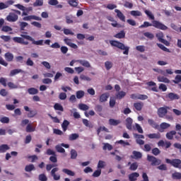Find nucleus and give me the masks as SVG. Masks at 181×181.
<instances>
[{
  "label": "nucleus",
  "instance_id": "obj_14",
  "mask_svg": "<svg viewBox=\"0 0 181 181\" xmlns=\"http://www.w3.org/2000/svg\"><path fill=\"white\" fill-rule=\"evenodd\" d=\"M108 98H110V93H103L99 97V101H100V103H106V101H108Z\"/></svg>",
  "mask_w": 181,
  "mask_h": 181
},
{
  "label": "nucleus",
  "instance_id": "obj_48",
  "mask_svg": "<svg viewBox=\"0 0 181 181\" xmlns=\"http://www.w3.org/2000/svg\"><path fill=\"white\" fill-rule=\"evenodd\" d=\"M130 15L132 16H142V13L139 11H132Z\"/></svg>",
  "mask_w": 181,
  "mask_h": 181
},
{
  "label": "nucleus",
  "instance_id": "obj_19",
  "mask_svg": "<svg viewBox=\"0 0 181 181\" xmlns=\"http://www.w3.org/2000/svg\"><path fill=\"white\" fill-rule=\"evenodd\" d=\"M138 177H139V173H132L129 175V181H136Z\"/></svg>",
  "mask_w": 181,
  "mask_h": 181
},
{
  "label": "nucleus",
  "instance_id": "obj_49",
  "mask_svg": "<svg viewBox=\"0 0 181 181\" xmlns=\"http://www.w3.org/2000/svg\"><path fill=\"white\" fill-rule=\"evenodd\" d=\"M116 144H119L120 145H122V146H129V142L125 141L124 140H119L116 141Z\"/></svg>",
  "mask_w": 181,
  "mask_h": 181
},
{
  "label": "nucleus",
  "instance_id": "obj_44",
  "mask_svg": "<svg viewBox=\"0 0 181 181\" xmlns=\"http://www.w3.org/2000/svg\"><path fill=\"white\" fill-rule=\"evenodd\" d=\"M103 151H112V146L108 143H105L103 144Z\"/></svg>",
  "mask_w": 181,
  "mask_h": 181
},
{
  "label": "nucleus",
  "instance_id": "obj_47",
  "mask_svg": "<svg viewBox=\"0 0 181 181\" xmlns=\"http://www.w3.org/2000/svg\"><path fill=\"white\" fill-rule=\"evenodd\" d=\"M112 62L110 61H107L105 62V67L106 70H111V69H112Z\"/></svg>",
  "mask_w": 181,
  "mask_h": 181
},
{
  "label": "nucleus",
  "instance_id": "obj_16",
  "mask_svg": "<svg viewBox=\"0 0 181 181\" xmlns=\"http://www.w3.org/2000/svg\"><path fill=\"white\" fill-rule=\"evenodd\" d=\"M134 122V120L131 117H127L126 119V127L129 131L132 130V123Z\"/></svg>",
  "mask_w": 181,
  "mask_h": 181
},
{
  "label": "nucleus",
  "instance_id": "obj_32",
  "mask_svg": "<svg viewBox=\"0 0 181 181\" xmlns=\"http://www.w3.org/2000/svg\"><path fill=\"white\" fill-rule=\"evenodd\" d=\"M6 151H9V146L7 144H2L0 146V153H5Z\"/></svg>",
  "mask_w": 181,
  "mask_h": 181
},
{
  "label": "nucleus",
  "instance_id": "obj_30",
  "mask_svg": "<svg viewBox=\"0 0 181 181\" xmlns=\"http://www.w3.org/2000/svg\"><path fill=\"white\" fill-rule=\"evenodd\" d=\"M70 125V122L69 120L64 119L63 123L62 124V128L64 131V132H66L67 131V128Z\"/></svg>",
  "mask_w": 181,
  "mask_h": 181
},
{
  "label": "nucleus",
  "instance_id": "obj_23",
  "mask_svg": "<svg viewBox=\"0 0 181 181\" xmlns=\"http://www.w3.org/2000/svg\"><path fill=\"white\" fill-rule=\"evenodd\" d=\"M77 62L78 63L81 64V66H83V67H87L88 69L91 67V64H90V62H88V61L78 59Z\"/></svg>",
  "mask_w": 181,
  "mask_h": 181
},
{
  "label": "nucleus",
  "instance_id": "obj_40",
  "mask_svg": "<svg viewBox=\"0 0 181 181\" xmlns=\"http://www.w3.org/2000/svg\"><path fill=\"white\" fill-rule=\"evenodd\" d=\"M62 146V144H58L55 146V149L57 152H59V153H64V152H66V150H64V148Z\"/></svg>",
  "mask_w": 181,
  "mask_h": 181
},
{
  "label": "nucleus",
  "instance_id": "obj_56",
  "mask_svg": "<svg viewBox=\"0 0 181 181\" xmlns=\"http://www.w3.org/2000/svg\"><path fill=\"white\" fill-rule=\"evenodd\" d=\"M77 158V151L74 149L71 151V159H76Z\"/></svg>",
  "mask_w": 181,
  "mask_h": 181
},
{
  "label": "nucleus",
  "instance_id": "obj_57",
  "mask_svg": "<svg viewBox=\"0 0 181 181\" xmlns=\"http://www.w3.org/2000/svg\"><path fill=\"white\" fill-rule=\"evenodd\" d=\"M49 160L52 163H57V155L55 154L49 157Z\"/></svg>",
  "mask_w": 181,
  "mask_h": 181
},
{
  "label": "nucleus",
  "instance_id": "obj_39",
  "mask_svg": "<svg viewBox=\"0 0 181 181\" xmlns=\"http://www.w3.org/2000/svg\"><path fill=\"white\" fill-rule=\"evenodd\" d=\"M54 108L56 111H62V112L64 111V108H63V106L59 103H55L54 105Z\"/></svg>",
  "mask_w": 181,
  "mask_h": 181
},
{
  "label": "nucleus",
  "instance_id": "obj_38",
  "mask_svg": "<svg viewBox=\"0 0 181 181\" xmlns=\"http://www.w3.org/2000/svg\"><path fill=\"white\" fill-rule=\"evenodd\" d=\"M115 37H116V39H124V37H125V31L121 30L115 35Z\"/></svg>",
  "mask_w": 181,
  "mask_h": 181
},
{
  "label": "nucleus",
  "instance_id": "obj_45",
  "mask_svg": "<svg viewBox=\"0 0 181 181\" xmlns=\"http://www.w3.org/2000/svg\"><path fill=\"white\" fill-rule=\"evenodd\" d=\"M80 136L78 135V134H71L69 135V139L70 141H76V139H78V138Z\"/></svg>",
  "mask_w": 181,
  "mask_h": 181
},
{
  "label": "nucleus",
  "instance_id": "obj_42",
  "mask_svg": "<svg viewBox=\"0 0 181 181\" xmlns=\"http://www.w3.org/2000/svg\"><path fill=\"white\" fill-rule=\"evenodd\" d=\"M157 46H158V47L161 49V50H163V52H167V53H170V49H168L166 47H165V45H163L162 44L157 43Z\"/></svg>",
  "mask_w": 181,
  "mask_h": 181
},
{
  "label": "nucleus",
  "instance_id": "obj_63",
  "mask_svg": "<svg viewBox=\"0 0 181 181\" xmlns=\"http://www.w3.org/2000/svg\"><path fill=\"white\" fill-rule=\"evenodd\" d=\"M39 180L40 181H47V177L45 174H40L38 177Z\"/></svg>",
  "mask_w": 181,
  "mask_h": 181
},
{
  "label": "nucleus",
  "instance_id": "obj_17",
  "mask_svg": "<svg viewBox=\"0 0 181 181\" xmlns=\"http://www.w3.org/2000/svg\"><path fill=\"white\" fill-rule=\"evenodd\" d=\"M115 12L117 13V18L120 21H122V22H125V16L124 15V13H122V12H121V11L115 9Z\"/></svg>",
  "mask_w": 181,
  "mask_h": 181
},
{
  "label": "nucleus",
  "instance_id": "obj_5",
  "mask_svg": "<svg viewBox=\"0 0 181 181\" xmlns=\"http://www.w3.org/2000/svg\"><path fill=\"white\" fill-rule=\"evenodd\" d=\"M168 110H170L168 106L159 107L157 110V115H158L159 118H165L168 114Z\"/></svg>",
  "mask_w": 181,
  "mask_h": 181
},
{
  "label": "nucleus",
  "instance_id": "obj_6",
  "mask_svg": "<svg viewBox=\"0 0 181 181\" xmlns=\"http://www.w3.org/2000/svg\"><path fill=\"white\" fill-rule=\"evenodd\" d=\"M21 37L26 39L27 40H30V42H32L33 45H36L37 46H43V40L35 41L33 37L26 35H21Z\"/></svg>",
  "mask_w": 181,
  "mask_h": 181
},
{
  "label": "nucleus",
  "instance_id": "obj_24",
  "mask_svg": "<svg viewBox=\"0 0 181 181\" xmlns=\"http://www.w3.org/2000/svg\"><path fill=\"white\" fill-rule=\"evenodd\" d=\"M4 57L5 59L6 60V62H13V54L11 53V52H6L4 54Z\"/></svg>",
  "mask_w": 181,
  "mask_h": 181
},
{
  "label": "nucleus",
  "instance_id": "obj_58",
  "mask_svg": "<svg viewBox=\"0 0 181 181\" xmlns=\"http://www.w3.org/2000/svg\"><path fill=\"white\" fill-rule=\"evenodd\" d=\"M136 49L141 53H144L145 52V46L144 45H138L136 47Z\"/></svg>",
  "mask_w": 181,
  "mask_h": 181
},
{
  "label": "nucleus",
  "instance_id": "obj_60",
  "mask_svg": "<svg viewBox=\"0 0 181 181\" xmlns=\"http://www.w3.org/2000/svg\"><path fill=\"white\" fill-rule=\"evenodd\" d=\"M152 153L155 156H158V155H159L160 153V150H159V148H154L152 149Z\"/></svg>",
  "mask_w": 181,
  "mask_h": 181
},
{
  "label": "nucleus",
  "instance_id": "obj_62",
  "mask_svg": "<svg viewBox=\"0 0 181 181\" xmlns=\"http://www.w3.org/2000/svg\"><path fill=\"white\" fill-rule=\"evenodd\" d=\"M0 38L4 42H9V40H11V36L9 35H1Z\"/></svg>",
  "mask_w": 181,
  "mask_h": 181
},
{
  "label": "nucleus",
  "instance_id": "obj_7",
  "mask_svg": "<svg viewBox=\"0 0 181 181\" xmlns=\"http://www.w3.org/2000/svg\"><path fill=\"white\" fill-rule=\"evenodd\" d=\"M156 36L158 40L160 42V43H163V45H165V46H169V45H170V43H169L168 40L163 39V37H165L163 33L159 32L156 35Z\"/></svg>",
  "mask_w": 181,
  "mask_h": 181
},
{
  "label": "nucleus",
  "instance_id": "obj_36",
  "mask_svg": "<svg viewBox=\"0 0 181 181\" xmlns=\"http://www.w3.org/2000/svg\"><path fill=\"white\" fill-rule=\"evenodd\" d=\"M144 13L148 16V18H149V19H151V21H155V16H153L152 11L149 10H145Z\"/></svg>",
  "mask_w": 181,
  "mask_h": 181
},
{
  "label": "nucleus",
  "instance_id": "obj_34",
  "mask_svg": "<svg viewBox=\"0 0 181 181\" xmlns=\"http://www.w3.org/2000/svg\"><path fill=\"white\" fill-rule=\"evenodd\" d=\"M109 124H110V125H113L114 127H117V125H119V124H121V121L114 119H110Z\"/></svg>",
  "mask_w": 181,
  "mask_h": 181
},
{
  "label": "nucleus",
  "instance_id": "obj_37",
  "mask_svg": "<svg viewBox=\"0 0 181 181\" xmlns=\"http://www.w3.org/2000/svg\"><path fill=\"white\" fill-rule=\"evenodd\" d=\"M172 179L175 180H180L181 179V173L175 172L172 174Z\"/></svg>",
  "mask_w": 181,
  "mask_h": 181
},
{
  "label": "nucleus",
  "instance_id": "obj_9",
  "mask_svg": "<svg viewBox=\"0 0 181 181\" xmlns=\"http://www.w3.org/2000/svg\"><path fill=\"white\" fill-rule=\"evenodd\" d=\"M18 18L19 17L16 13H9V14L6 17V21H8V22H16Z\"/></svg>",
  "mask_w": 181,
  "mask_h": 181
},
{
  "label": "nucleus",
  "instance_id": "obj_46",
  "mask_svg": "<svg viewBox=\"0 0 181 181\" xmlns=\"http://www.w3.org/2000/svg\"><path fill=\"white\" fill-rule=\"evenodd\" d=\"M144 36H145V37H147V39H150V40H152L153 37H155V35H153V33L149 32L144 33Z\"/></svg>",
  "mask_w": 181,
  "mask_h": 181
},
{
  "label": "nucleus",
  "instance_id": "obj_43",
  "mask_svg": "<svg viewBox=\"0 0 181 181\" xmlns=\"http://www.w3.org/2000/svg\"><path fill=\"white\" fill-rule=\"evenodd\" d=\"M78 108L79 110H81L82 111H87L90 108L88 105L84 104V103H81L78 105Z\"/></svg>",
  "mask_w": 181,
  "mask_h": 181
},
{
  "label": "nucleus",
  "instance_id": "obj_33",
  "mask_svg": "<svg viewBox=\"0 0 181 181\" xmlns=\"http://www.w3.org/2000/svg\"><path fill=\"white\" fill-rule=\"evenodd\" d=\"M158 81L160 83H170V80H169V78L165 77V76H158Z\"/></svg>",
  "mask_w": 181,
  "mask_h": 181
},
{
  "label": "nucleus",
  "instance_id": "obj_21",
  "mask_svg": "<svg viewBox=\"0 0 181 181\" xmlns=\"http://www.w3.org/2000/svg\"><path fill=\"white\" fill-rule=\"evenodd\" d=\"M134 107L136 111H142V108H144V103L137 102L134 103Z\"/></svg>",
  "mask_w": 181,
  "mask_h": 181
},
{
  "label": "nucleus",
  "instance_id": "obj_31",
  "mask_svg": "<svg viewBox=\"0 0 181 181\" xmlns=\"http://www.w3.org/2000/svg\"><path fill=\"white\" fill-rule=\"evenodd\" d=\"M82 122L83 125H85V127H87L88 128H94V125L92 124L91 122H90V121H88V119H83Z\"/></svg>",
  "mask_w": 181,
  "mask_h": 181
},
{
  "label": "nucleus",
  "instance_id": "obj_54",
  "mask_svg": "<svg viewBox=\"0 0 181 181\" xmlns=\"http://www.w3.org/2000/svg\"><path fill=\"white\" fill-rule=\"evenodd\" d=\"M84 97V92L83 90H78L76 92V98L80 100V98H83Z\"/></svg>",
  "mask_w": 181,
  "mask_h": 181
},
{
  "label": "nucleus",
  "instance_id": "obj_12",
  "mask_svg": "<svg viewBox=\"0 0 181 181\" xmlns=\"http://www.w3.org/2000/svg\"><path fill=\"white\" fill-rule=\"evenodd\" d=\"M168 128H170V124L162 122L157 129L159 131V132H163V131H165V129H168Z\"/></svg>",
  "mask_w": 181,
  "mask_h": 181
},
{
  "label": "nucleus",
  "instance_id": "obj_61",
  "mask_svg": "<svg viewBox=\"0 0 181 181\" xmlns=\"http://www.w3.org/2000/svg\"><path fill=\"white\" fill-rule=\"evenodd\" d=\"M175 84H179V83H181V75H177L175 76V80L173 81Z\"/></svg>",
  "mask_w": 181,
  "mask_h": 181
},
{
  "label": "nucleus",
  "instance_id": "obj_15",
  "mask_svg": "<svg viewBox=\"0 0 181 181\" xmlns=\"http://www.w3.org/2000/svg\"><path fill=\"white\" fill-rule=\"evenodd\" d=\"M146 84V86H148V87H153L150 89V90H151V91L158 93V87H156V83H155L153 81H148Z\"/></svg>",
  "mask_w": 181,
  "mask_h": 181
},
{
  "label": "nucleus",
  "instance_id": "obj_26",
  "mask_svg": "<svg viewBox=\"0 0 181 181\" xmlns=\"http://www.w3.org/2000/svg\"><path fill=\"white\" fill-rule=\"evenodd\" d=\"M174 135H176V131L172 130L170 132H167L165 134V136H166L167 139L172 141V139H173Z\"/></svg>",
  "mask_w": 181,
  "mask_h": 181
},
{
  "label": "nucleus",
  "instance_id": "obj_28",
  "mask_svg": "<svg viewBox=\"0 0 181 181\" xmlns=\"http://www.w3.org/2000/svg\"><path fill=\"white\" fill-rule=\"evenodd\" d=\"M19 73H23V71L22 69H13L10 71V77H13V76H16V74H19Z\"/></svg>",
  "mask_w": 181,
  "mask_h": 181
},
{
  "label": "nucleus",
  "instance_id": "obj_64",
  "mask_svg": "<svg viewBox=\"0 0 181 181\" xmlns=\"http://www.w3.org/2000/svg\"><path fill=\"white\" fill-rule=\"evenodd\" d=\"M8 93L6 90V89H1L0 90V95H1V97H6V95H8Z\"/></svg>",
  "mask_w": 181,
  "mask_h": 181
},
{
  "label": "nucleus",
  "instance_id": "obj_2",
  "mask_svg": "<svg viewBox=\"0 0 181 181\" xmlns=\"http://www.w3.org/2000/svg\"><path fill=\"white\" fill-rule=\"evenodd\" d=\"M110 43L111 46H113L114 47H117V49H120V50H124L123 54L128 55L129 54V47L125 46L124 43L117 40H110Z\"/></svg>",
  "mask_w": 181,
  "mask_h": 181
},
{
  "label": "nucleus",
  "instance_id": "obj_55",
  "mask_svg": "<svg viewBox=\"0 0 181 181\" xmlns=\"http://www.w3.org/2000/svg\"><path fill=\"white\" fill-rule=\"evenodd\" d=\"M0 122H1L2 124H9V117H3L0 118Z\"/></svg>",
  "mask_w": 181,
  "mask_h": 181
},
{
  "label": "nucleus",
  "instance_id": "obj_3",
  "mask_svg": "<svg viewBox=\"0 0 181 181\" xmlns=\"http://www.w3.org/2000/svg\"><path fill=\"white\" fill-rule=\"evenodd\" d=\"M166 163H170L171 166H173L174 168H177V169H181V160L180 159H173L170 160L169 158L165 159Z\"/></svg>",
  "mask_w": 181,
  "mask_h": 181
},
{
  "label": "nucleus",
  "instance_id": "obj_25",
  "mask_svg": "<svg viewBox=\"0 0 181 181\" xmlns=\"http://www.w3.org/2000/svg\"><path fill=\"white\" fill-rule=\"evenodd\" d=\"M132 153L133 156H131L132 159H141L142 158V153L139 151H134Z\"/></svg>",
  "mask_w": 181,
  "mask_h": 181
},
{
  "label": "nucleus",
  "instance_id": "obj_41",
  "mask_svg": "<svg viewBox=\"0 0 181 181\" xmlns=\"http://www.w3.org/2000/svg\"><path fill=\"white\" fill-rule=\"evenodd\" d=\"M25 172H32V170H35V165L33 164L27 165L25 167Z\"/></svg>",
  "mask_w": 181,
  "mask_h": 181
},
{
  "label": "nucleus",
  "instance_id": "obj_50",
  "mask_svg": "<svg viewBox=\"0 0 181 181\" xmlns=\"http://www.w3.org/2000/svg\"><path fill=\"white\" fill-rule=\"evenodd\" d=\"M92 176L93 177H99V176H101V169L95 170Z\"/></svg>",
  "mask_w": 181,
  "mask_h": 181
},
{
  "label": "nucleus",
  "instance_id": "obj_11",
  "mask_svg": "<svg viewBox=\"0 0 181 181\" xmlns=\"http://www.w3.org/2000/svg\"><path fill=\"white\" fill-rule=\"evenodd\" d=\"M13 42H15V43H20L21 45H29V42L25 41V40H23V38L21 37H13Z\"/></svg>",
  "mask_w": 181,
  "mask_h": 181
},
{
  "label": "nucleus",
  "instance_id": "obj_4",
  "mask_svg": "<svg viewBox=\"0 0 181 181\" xmlns=\"http://www.w3.org/2000/svg\"><path fill=\"white\" fill-rule=\"evenodd\" d=\"M147 160L151 163V166H159L162 163V160L151 155L147 156Z\"/></svg>",
  "mask_w": 181,
  "mask_h": 181
},
{
  "label": "nucleus",
  "instance_id": "obj_13",
  "mask_svg": "<svg viewBox=\"0 0 181 181\" xmlns=\"http://www.w3.org/2000/svg\"><path fill=\"white\" fill-rule=\"evenodd\" d=\"M58 171L59 168H54L51 170V176H52L54 180H60V175L56 173Z\"/></svg>",
  "mask_w": 181,
  "mask_h": 181
},
{
  "label": "nucleus",
  "instance_id": "obj_18",
  "mask_svg": "<svg viewBox=\"0 0 181 181\" xmlns=\"http://www.w3.org/2000/svg\"><path fill=\"white\" fill-rule=\"evenodd\" d=\"M146 136L149 138V139H160V133H153L147 134Z\"/></svg>",
  "mask_w": 181,
  "mask_h": 181
},
{
  "label": "nucleus",
  "instance_id": "obj_52",
  "mask_svg": "<svg viewBox=\"0 0 181 181\" xmlns=\"http://www.w3.org/2000/svg\"><path fill=\"white\" fill-rule=\"evenodd\" d=\"M33 6H43V0H36L35 2L33 3Z\"/></svg>",
  "mask_w": 181,
  "mask_h": 181
},
{
  "label": "nucleus",
  "instance_id": "obj_22",
  "mask_svg": "<svg viewBox=\"0 0 181 181\" xmlns=\"http://www.w3.org/2000/svg\"><path fill=\"white\" fill-rule=\"evenodd\" d=\"M125 95H127V93H125L124 90H121V91L117 92L115 94V98L117 100H122V98H124V97H125Z\"/></svg>",
  "mask_w": 181,
  "mask_h": 181
},
{
  "label": "nucleus",
  "instance_id": "obj_59",
  "mask_svg": "<svg viewBox=\"0 0 181 181\" xmlns=\"http://www.w3.org/2000/svg\"><path fill=\"white\" fill-rule=\"evenodd\" d=\"M2 32H12V28L8 26V25H4L1 28Z\"/></svg>",
  "mask_w": 181,
  "mask_h": 181
},
{
  "label": "nucleus",
  "instance_id": "obj_8",
  "mask_svg": "<svg viewBox=\"0 0 181 181\" xmlns=\"http://www.w3.org/2000/svg\"><path fill=\"white\" fill-rule=\"evenodd\" d=\"M23 108H24L25 111L28 112L27 114L28 118H35V117H36V115H37V110H32L28 106H24Z\"/></svg>",
  "mask_w": 181,
  "mask_h": 181
},
{
  "label": "nucleus",
  "instance_id": "obj_51",
  "mask_svg": "<svg viewBox=\"0 0 181 181\" xmlns=\"http://www.w3.org/2000/svg\"><path fill=\"white\" fill-rule=\"evenodd\" d=\"M135 127L139 134H144V129H142V127H141V125H139V124L135 123Z\"/></svg>",
  "mask_w": 181,
  "mask_h": 181
},
{
  "label": "nucleus",
  "instance_id": "obj_20",
  "mask_svg": "<svg viewBox=\"0 0 181 181\" xmlns=\"http://www.w3.org/2000/svg\"><path fill=\"white\" fill-rule=\"evenodd\" d=\"M148 124L152 128H154V129H159V124H158L156 122L153 121L152 119H148Z\"/></svg>",
  "mask_w": 181,
  "mask_h": 181
},
{
  "label": "nucleus",
  "instance_id": "obj_53",
  "mask_svg": "<svg viewBox=\"0 0 181 181\" xmlns=\"http://www.w3.org/2000/svg\"><path fill=\"white\" fill-rule=\"evenodd\" d=\"M138 169V163H132L130 165L129 170H136Z\"/></svg>",
  "mask_w": 181,
  "mask_h": 181
},
{
  "label": "nucleus",
  "instance_id": "obj_10",
  "mask_svg": "<svg viewBox=\"0 0 181 181\" xmlns=\"http://www.w3.org/2000/svg\"><path fill=\"white\" fill-rule=\"evenodd\" d=\"M166 98H168L170 101H175V100H180V96L177 93L171 92L166 95Z\"/></svg>",
  "mask_w": 181,
  "mask_h": 181
},
{
  "label": "nucleus",
  "instance_id": "obj_29",
  "mask_svg": "<svg viewBox=\"0 0 181 181\" xmlns=\"http://www.w3.org/2000/svg\"><path fill=\"white\" fill-rule=\"evenodd\" d=\"M26 132H35L36 131V127L32 125V124H28L25 127Z\"/></svg>",
  "mask_w": 181,
  "mask_h": 181
},
{
  "label": "nucleus",
  "instance_id": "obj_27",
  "mask_svg": "<svg viewBox=\"0 0 181 181\" xmlns=\"http://www.w3.org/2000/svg\"><path fill=\"white\" fill-rule=\"evenodd\" d=\"M28 93L30 95H36V94L39 93V90L36 88H30L28 89Z\"/></svg>",
  "mask_w": 181,
  "mask_h": 181
},
{
  "label": "nucleus",
  "instance_id": "obj_35",
  "mask_svg": "<svg viewBox=\"0 0 181 181\" xmlns=\"http://www.w3.org/2000/svg\"><path fill=\"white\" fill-rule=\"evenodd\" d=\"M63 173H65L66 175H68V176H74L76 173L73 172L71 170H69L67 168L62 169Z\"/></svg>",
  "mask_w": 181,
  "mask_h": 181
},
{
  "label": "nucleus",
  "instance_id": "obj_1",
  "mask_svg": "<svg viewBox=\"0 0 181 181\" xmlns=\"http://www.w3.org/2000/svg\"><path fill=\"white\" fill-rule=\"evenodd\" d=\"M149 26H153L156 29H160V30H168V26L158 21H153L152 23L148 21H144L139 28V29H144V28H149Z\"/></svg>",
  "mask_w": 181,
  "mask_h": 181
}]
</instances>
